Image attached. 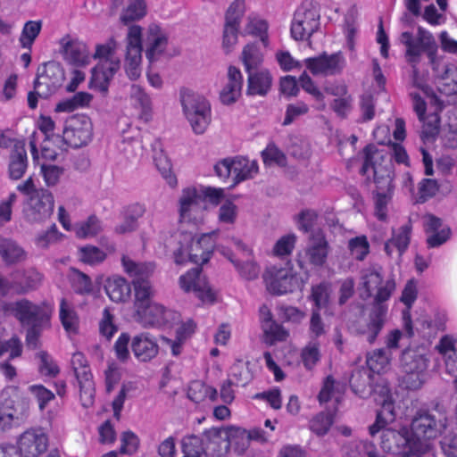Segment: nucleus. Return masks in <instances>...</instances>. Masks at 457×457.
Instances as JSON below:
<instances>
[{"label":"nucleus","mask_w":457,"mask_h":457,"mask_svg":"<svg viewBox=\"0 0 457 457\" xmlns=\"http://www.w3.org/2000/svg\"><path fill=\"white\" fill-rule=\"evenodd\" d=\"M420 137L423 141H434L439 133L440 129V117L437 112L424 116V121Z\"/></svg>","instance_id":"49530a36"},{"label":"nucleus","mask_w":457,"mask_h":457,"mask_svg":"<svg viewBox=\"0 0 457 457\" xmlns=\"http://www.w3.org/2000/svg\"><path fill=\"white\" fill-rule=\"evenodd\" d=\"M179 284L185 292H194L202 302L212 303L215 294L205 277L202 276V268L195 267L179 278Z\"/></svg>","instance_id":"ddd939ff"},{"label":"nucleus","mask_w":457,"mask_h":457,"mask_svg":"<svg viewBox=\"0 0 457 457\" xmlns=\"http://www.w3.org/2000/svg\"><path fill=\"white\" fill-rule=\"evenodd\" d=\"M37 356L40 360L38 370L42 375L54 378L59 374V367L46 352L42 351L37 353Z\"/></svg>","instance_id":"69168bd1"},{"label":"nucleus","mask_w":457,"mask_h":457,"mask_svg":"<svg viewBox=\"0 0 457 457\" xmlns=\"http://www.w3.org/2000/svg\"><path fill=\"white\" fill-rule=\"evenodd\" d=\"M8 280L0 273V295L6 296L12 290L19 295L37 290L44 279V275L34 267L19 268L11 274Z\"/></svg>","instance_id":"6e6552de"},{"label":"nucleus","mask_w":457,"mask_h":457,"mask_svg":"<svg viewBox=\"0 0 457 457\" xmlns=\"http://www.w3.org/2000/svg\"><path fill=\"white\" fill-rule=\"evenodd\" d=\"M389 364V356L386 349H378L367 358V369L378 375Z\"/></svg>","instance_id":"bf43d9fd"},{"label":"nucleus","mask_w":457,"mask_h":457,"mask_svg":"<svg viewBox=\"0 0 457 457\" xmlns=\"http://www.w3.org/2000/svg\"><path fill=\"white\" fill-rule=\"evenodd\" d=\"M380 436V446L384 452L394 454L400 453L411 445L407 431H398L392 428H382Z\"/></svg>","instance_id":"393cba45"},{"label":"nucleus","mask_w":457,"mask_h":457,"mask_svg":"<svg viewBox=\"0 0 457 457\" xmlns=\"http://www.w3.org/2000/svg\"><path fill=\"white\" fill-rule=\"evenodd\" d=\"M245 31L248 35L259 37L264 47L269 46L268 23L264 20L249 17Z\"/></svg>","instance_id":"8fccbe9b"},{"label":"nucleus","mask_w":457,"mask_h":457,"mask_svg":"<svg viewBox=\"0 0 457 457\" xmlns=\"http://www.w3.org/2000/svg\"><path fill=\"white\" fill-rule=\"evenodd\" d=\"M180 221H191L204 209V197L195 188H186L179 199Z\"/></svg>","instance_id":"6ab92c4d"},{"label":"nucleus","mask_w":457,"mask_h":457,"mask_svg":"<svg viewBox=\"0 0 457 457\" xmlns=\"http://www.w3.org/2000/svg\"><path fill=\"white\" fill-rule=\"evenodd\" d=\"M411 224L410 221L409 223L400 227L397 231H393L391 240L393 241L394 246L397 250L399 256H402L407 250L411 241Z\"/></svg>","instance_id":"603ef678"},{"label":"nucleus","mask_w":457,"mask_h":457,"mask_svg":"<svg viewBox=\"0 0 457 457\" xmlns=\"http://www.w3.org/2000/svg\"><path fill=\"white\" fill-rule=\"evenodd\" d=\"M361 280L360 297L364 301L371 296L374 298L389 282L394 284V291L395 290V279L390 278L383 282L381 273L374 268L363 270Z\"/></svg>","instance_id":"412c9836"},{"label":"nucleus","mask_w":457,"mask_h":457,"mask_svg":"<svg viewBox=\"0 0 457 457\" xmlns=\"http://www.w3.org/2000/svg\"><path fill=\"white\" fill-rule=\"evenodd\" d=\"M182 450L184 457H201L206 451L204 447L203 440L195 435L185 436L182 440Z\"/></svg>","instance_id":"13d9d810"},{"label":"nucleus","mask_w":457,"mask_h":457,"mask_svg":"<svg viewBox=\"0 0 457 457\" xmlns=\"http://www.w3.org/2000/svg\"><path fill=\"white\" fill-rule=\"evenodd\" d=\"M231 160L232 174L234 176L232 186L251 179L253 174L258 172V165L255 162H251L243 156H237L231 158Z\"/></svg>","instance_id":"c9c22d12"},{"label":"nucleus","mask_w":457,"mask_h":457,"mask_svg":"<svg viewBox=\"0 0 457 457\" xmlns=\"http://www.w3.org/2000/svg\"><path fill=\"white\" fill-rule=\"evenodd\" d=\"M62 54L71 64L82 67L89 62V51L87 46L79 41H67L62 39Z\"/></svg>","instance_id":"c85d7f7f"},{"label":"nucleus","mask_w":457,"mask_h":457,"mask_svg":"<svg viewBox=\"0 0 457 457\" xmlns=\"http://www.w3.org/2000/svg\"><path fill=\"white\" fill-rule=\"evenodd\" d=\"M145 212V208L141 204L136 203L129 205L124 220L115 228V231L119 234H125L136 230L138 227L137 220Z\"/></svg>","instance_id":"58836bf2"},{"label":"nucleus","mask_w":457,"mask_h":457,"mask_svg":"<svg viewBox=\"0 0 457 457\" xmlns=\"http://www.w3.org/2000/svg\"><path fill=\"white\" fill-rule=\"evenodd\" d=\"M330 297V287L328 283L321 282L318 285L312 287V292L309 299L314 303L313 309L326 308L328 305Z\"/></svg>","instance_id":"de8ad7c7"},{"label":"nucleus","mask_w":457,"mask_h":457,"mask_svg":"<svg viewBox=\"0 0 457 457\" xmlns=\"http://www.w3.org/2000/svg\"><path fill=\"white\" fill-rule=\"evenodd\" d=\"M304 62L313 75H337L341 73L345 66V59L340 51L332 54L323 53L319 56L305 59Z\"/></svg>","instance_id":"2eb2a0df"},{"label":"nucleus","mask_w":457,"mask_h":457,"mask_svg":"<svg viewBox=\"0 0 457 457\" xmlns=\"http://www.w3.org/2000/svg\"><path fill=\"white\" fill-rule=\"evenodd\" d=\"M429 64L437 81L448 80V76L457 71L454 64L445 62L444 58L438 56L437 54L429 59Z\"/></svg>","instance_id":"a18cd8bd"},{"label":"nucleus","mask_w":457,"mask_h":457,"mask_svg":"<svg viewBox=\"0 0 457 457\" xmlns=\"http://www.w3.org/2000/svg\"><path fill=\"white\" fill-rule=\"evenodd\" d=\"M152 147L154 152L153 159L156 168L170 186L176 185V178L171 174L170 161L163 153L161 142L155 140Z\"/></svg>","instance_id":"4c0bfd02"},{"label":"nucleus","mask_w":457,"mask_h":457,"mask_svg":"<svg viewBox=\"0 0 457 457\" xmlns=\"http://www.w3.org/2000/svg\"><path fill=\"white\" fill-rule=\"evenodd\" d=\"M237 432L233 427L212 428L204 431L206 437V452L212 457H224L233 444V433Z\"/></svg>","instance_id":"dca6fc26"},{"label":"nucleus","mask_w":457,"mask_h":457,"mask_svg":"<svg viewBox=\"0 0 457 457\" xmlns=\"http://www.w3.org/2000/svg\"><path fill=\"white\" fill-rule=\"evenodd\" d=\"M249 361L237 360L230 368V375L235 379L237 386H245L253 379V373L249 369Z\"/></svg>","instance_id":"c03bdc74"},{"label":"nucleus","mask_w":457,"mask_h":457,"mask_svg":"<svg viewBox=\"0 0 457 457\" xmlns=\"http://www.w3.org/2000/svg\"><path fill=\"white\" fill-rule=\"evenodd\" d=\"M364 162L360 170L361 175H366L370 169L373 170V181L376 185L374 192L394 193V163L391 158L385 159L382 151L373 145H368L363 148Z\"/></svg>","instance_id":"20e7f679"},{"label":"nucleus","mask_w":457,"mask_h":457,"mask_svg":"<svg viewBox=\"0 0 457 457\" xmlns=\"http://www.w3.org/2000/svg\"><path fill=\"white\" fill-rule=\"evenodd\" d=\"M7 310L11 311L21 323L30 326H42L49 319L41 306L26 298L10 303Z\"/></svg>","instance_id":"4468645a"},{"label":"nucleus","mask_w":457,"mask_h":457,"mask_svg":"<svg viewBox=\"0 0 457 457\" xmlns=\"http://www.w3.org/2000/svg\"><path fill=\"white\" fill-rule=\"evenodd\" d=\"M41 29H42V21H27L23 26L21 34L19 38L21 47L30 50L35 39L37 37V36L40 33Z\"/></svg>","instance_id":"37998d69"},{"label":"nucleus","mask_w":457,"mask_h":457,"mask_svg":"<svg viewBox=\"0 0 457 457\" xmlns=\"http://www.w3.org/2000/svg\"><path fill=\"white\" fill-rule=\"evenodd\" d=\"M328 244L321 230L313 232L310 237V245L306 250V256L311 264L322 266L327 260Z\"/></svg>","instance_id":"a878e982"},{"label":"nucleus","mask_w":457,"mask_h":457,"mask_svg":"<svg viewBox=\"0 0 457 457\" xmlns=\"http://www.w3.org/2000/svg\"><path fill=\"white\" fill-rule=\"evenodd\" d=\"M131 350L139 361L148 362L158 354L159 346L153 336L143 332L132 338Z\"/></svg>","instance_id":"4be33fe9"},{"label":"nucleus","mask_w":457,"mask_h":457,"mask_svg":"<svg viewBox=\"0 0 457 457\" xmlns=\"http://www.w3.org/2000/svg\"><path fill=\"white\" fill-rule=\"evenodd\" d=\"M428 359L423 348H406L402 353L401 367L403 372H425Z\"/></svg>","instance_id":"cd10ccee"},{"label":"nucleus","mask_w":457,"mask_h":457,"mask_svg":"<svg viewBox=\"0 0 457 457\" xmlns=\"http://www.w3.org/2000/svg\"><path fill=\"white\" fill-rule=\"evenodd\" d=\"M349 250L354 258L362 261L370 251V245L365 236L356 237L349 240Z\"/></svg>","instance_id":"0e129e2a"},{"label":"nucleus","mask_w":457,"mask_h":457,"mask_svg":"<svg viewBox=\"0 0 457 457\" xmlns=\"http://www.w3.org/2000/svg\"><path fill=\"white\" fill-rule=\"evenodd\" d=\"M60 319L64 329L68 332H75L77 329V315L66 300L62 298L60 303Z\"/></svg>","instance_id":"052dcab7"},{"label":"nucleus","mask_w":457,"mask_h":457,"mask_svg":"<svg viewBox=\"0 0 457 457\" xmlns=\"http://www.w3.org/2000/svg\"><path fill=\"white\" fill-rule=\"evenodd\" d=\"M247 73V96H266L270 91L273 78L267 69L253 71Z\"/></svg>","instance_id":"b1692460"},{"label":"nucleus","mask_w":457,"mask_h":457,"mask_svg":"<svg viewBox=\"0 0 457 457\" xmlns=\"http://www.w3.org/2000/svg\"><path fill=\"white\" fill-rule=\"evenodd\" d=\"M374 375L366 367L354 369L349 378V385L352 391L361 398L371 395V383Z\"/></svg>","instance_id":"bb28decb"},{"label":"nucleus","mask_w":457,"mask_h":457,"mask_svg":"<svg viewBox=\"0 0 457 457\" xmlns=\"http://www.w3.org/2000/svg\"><path fill=\"white\" fill-rule=\"evenodd\" d=\"M0 410L7 413H20V419H25L29 414V400L19 395L17 387H9L0 393Z\"/></svg>","instance_id":"a211bd4d"},{"label":"nucleus","mask_w":457,"mask_h":457,"mask_svg":"<svg viewBox=\"0 0 457 457\" xmlns=\"http://www.w3.org/2000/svg\"><path fill=\"white\" fill-rule=\"evenodd\" d=\"M447 427V417L442 404L436 403L432 409H419L411 423L413 440L428 445L438 437Z\"/></svg>","instance_id":"f257e3e1"},{"label":"nucleus","mask_w":457,"mask_h":457,"mask_svg":"<svg viewBox=\"0 0 457 457\" xmlns=\"http://www.w3.org/2000/svg\"><path fill=\"white\" fill-rule=\"evenodd\" d=\"M0 256L6 265L16 264L27 259L24 249L10 239L0 241Z\"/></svg>","instance_id":"e433bc0d"},{"label":"nucleus","mask_w":457,"mask_h":457,"mask_svg":"<svg viewBox=\"0 0 457 457\" xmlns=\"http://www.w3.org/2000/svg\"><path fill=\"white\" fill-rule=\"evenodd\" d=\"M214 250V242L212 234H203L196 240L190 237V245L187 248V254L191 262L204 264L209 262Z\"/></svg>","instance_id":"aec40b11"},{"label":"nucleus","mask_w":457,"mask_h":457,"mask_svg":"<svg viewBox=\"0 0 457 457\" xmlns=\"http://www.w3.org/2000/svg\"><path fill=\"white\" fill-rule=\"evenodd\" d=\"M106 253L96 246L87 245L79 249V259L88 265L94 266L102 263Z\"/></svg>","instance_id":"3c124183"},{"label":"nucleus","mask_w":457,"mask_h":457,"mask_svg":"<svg viewBox=\"0 0 457 457\" xmlns=\"http://www.w3.org/2000/svg\"><path fill=\"white\" fill-rule=\"evenodd\" d=\"M371 395L380 409L377 411L374 424L370 427V434L374 436L388 423L395 420V402L389 386V383L380 376L374 377L371 383Z\"/></svg>","instance_id":"423d86ee"},{"label":"nucleus","mask_w":457,"mask_h":457,"mask_svg":"<svg viewBox=\"0 0 457 457\" xmlns=\"http://www.w3.org/2000/svg\"><path fill=\"white\" fill-rule=\"evenodd\" d=\"M133 285L136 298L135 305L137 312H138L140 310L153 303L151 301L153 289L149 280L133 281Z\"/></svg>","instance_id":"a19ab883"},{"label":"nucleus","mask_w":457,"mask_h":457,"mask_svg":"<svg viewBox=\"0 0 457 457\" xmlns=\"http://www.w3.org/2000/svg\"><path fill=\"white\" fill-rule=\"evenodd\" d=\"M146 13V4L145 0H129V5L120 15V21L123 24L138 21Z\"/></svg>","instance_id":"79ce46f5"},{"label":"nucleus","mask_w":457,"mask_h":457,"mask_svg":"<svg viewBox=\"0 0 457 457\" xmlns=\"http://www.w3.org/2000/svg\"><path fill=\"white\" fill-rule=\"evenodd\" d=\"M180 100L193 131L197 135L204 134L212 120L210 103L203 96L190 90L182 91Z\"/></svg>","instance_id":"0eeeda50"},{"label":"nucleus","mask_w":457,"mask_h":457,"mask_svg":"<svg viewBox=\"0 0 457 457\" xmlns=\"http://www.w3.org/2000/svg\"><path fill=\"white\" fill-rule=\"evenodd\" d=\"M230 262L233 263L240 276L246 280H253L258 278L260 273V267L253 261H247L241 263L236 259L230 258Z\"/></svg>","instance_id":"680f3d73"},{"label":"nucleus","mask_w":457,"mask_h":457,"mask_svg":"<svg viewBox=\"0 0 457 457\" xmlns=\"http://www.w3.org/2000/svg\"><path fill=\"white\" fill-rule=\"evenodd\" d=\"M393 293L394 284L389 282L375 295L368 317L363 320L358 321L355 325L356 335L361 337L370 344H373L376 341L386 322L388 309L387 305L384 303L391 297Z\"/></svg>","instance_id":"f03ea898"},{"label":"nucleus","mask_w":457,"mask_h":457,"mask_svg":"<svg viewBox=\"0 0 457 457\" xmlns=\"http://www.w3.org/2000/svg\"><path fill=\"white\" fill-rule=\"evenodd\" d=\"M240 25L225 21L222 32V48L229 54L237 44Z\"/></svg>","instance_id":"5fc2aeb1"},{"label":"nucleus","mask_w":457,"mask_h":457,"mask_svg":"<svg viewBox=\"0 0 457 457\" xmlns=\"http://www.w3.org/2000/svg\"><path fill=\"white\" fill-rule=\"evenodd\" d=\"M137 314L149 325L162 327L169 323L173 313L166 310L162 305L153 303L140 310Z\"/></svg>","instance_id":"f704fd0d"},{"label":"nucleus","mask_w":457,"mask_h":457,"mask_svg":"<svg viewBox=\"0 0 457 457\" xmlns=\"http://www.w3.org/2000/svg\"><path fill=\"white\" fill-rule=\"evenodd\" d=\"M147 41L149 46L145 51V56L149 62H154L163 54L168 45V38L161 33L160 27L154 24L149 27Z\"/></svg>","instance_id":"2f4dec72"},{"label":"nucleus","mask_w":457,"mask_h":457,"mask_svg":"<svg viewBox=\"0 0 457 457\" xmlns=\"http://www.w3.org/2000/svg\"><path fill=\"white\" fill-rule=\"evenodd\" d=\"M91 120L87 116L72 117L67 121L62 132L63 142L72 148L82 147L91 140L93 135Z\"/></svg>","instance_id":"f8f14e48"},{"label":"nucleus","mask_w":457,"mask_h":457,"mask_svg":"<svg viewBox=\"0 0 457 457\" xmlns=\"http://www.w3.org/2000/svg\"><path fill=\"white\" fill-rule=\"evenodd\" d=\"M10 352L9 359L20 357L22 353V344L17 336H12L9 340H3L0 337V357Z\"/></svg>","instance_id":"338daca9"},{"label":"nucleus","mask_w":457,"mask_h":457,"mask_svg":"<svg viewBox=\"0 0 457 457\" xmlns=\"http://www.w3.org/2000/svg\"><path fill=\"white\" fill-rule=\"evenodd\" d=\"M241 60L245 66V72L259 71L263 62V54L257 43H250L245 46L241 54Z\"/></svg>","instance_id":"ea45409f"},{"label":"nucleus","mask_w":457,"mask_h":457,"mask_svg":"<svg viewBox=\"0 0 457 457\" xmlns=\"http://www.w3.org/2000/svg\"><path fill=\"white\" fill-rule=\"evenodd\" d=\"M333 424V416L329 412L321 411L310 421V428L318 436L326 435Z\"/></svg>","instance_id":"4d7b16f0"},{"label":"nucleus","mask_w":457,"mask_h":457,"mask_svg":"<svg viewBox=\"0 0 457 457\" xmlns=\"http://www.w3.org/2000/svg\"><path fill=\"white\" fill-rule=\"evenodd\" d=\"M121 262L124 270L131 277L134 278L133 281H145L148 280L156 268L154 262H137L127 256H123Z\"/></svg>","instance_id":"72a5a7b5"},{"label":"nucleus","mask_w":457,"mask_h":457,"mask_svg":"<svg viewBox=\"0 0 457 457\" xmlns=\"http://www.w3.org/2000/svg\"><path fill=\"white\" fill-rule=\"evenodd\" d=\"M131 99L135 104L141 108V117L147 120L151 114V99L138 85H132L130 90Z\"/></svg>","instance_id":"09e8293b"},{"label":"nucleus","mask_w":457,"mask_h":457,"mask_svg":"<svg viewBox=\"0 0 457 457\" xmlns=\"http://www.w3.org/2000/svg\"><path fill=\"white\" fill-rule=\"evenodd\" d=\"M28 165L27 152L25 143L21 140H16L13 149L10 155L9 174L12 179H21Z\"/></svg>","instance_id":"c756f323"},{"label":"nucleus","mask_w":457,"mask_h":457,"mask_svg":"<svg viewBox=\"0 0 457 457\" xmlns=\"http://www.w3.org/2000/svg\"><path fill=\"white\" fill-rule=\"evenodd\" d=\"M71 286L79 295H89L94 291L90 277L77 269H72Z\"/></svg>","instance_id":"864d4df0"},{"label":"nucleus","mask_w":457,"mask_h":457,"mask_svg":"<svg viewBox=\"0 0 457 457\" xmlns=\"http://www.w3.org/2000/svg\"><path fill=\"white\" fill-rule=\"evenodd\" d=\"M399 40L406 47L405 57L412 67L414 76L419 75L417 64L422 53H426L428 60L437 54V44L433 35L422 27H418L416 38L411 32L404 31L400 35Z\"/></svg>","instance_id":"39448f33"},{"label":"nucleus","mask_w":457,"mask_h":457,"mask_svg":"<svg viewBox=\"0 0 457 457\" xmlns=\"http://www.w3.org/2000/svg\"><path fill=\"white\" fill-rule=\"evenodd\" d=\"M375 205V215L379 220H386L387 218V205L390 203L393 193L373 192Z\"/></svg>","instance_id":"e2e57ef3"},{"label":"nucleus","mask_w":457,"mask_h":457,"mask_svg":"<svg viewBox=\"0 0 457 457\" xmlns=\"http://www.w3.org/2000/svg\"><path fill=\"white\" fill-rule=\"evenodd\" d=\"M54 199L52 193L46 188H39L28 197L23 205V217L29 223H41L54 212Z\"/></svg>","instance_id":"1a4fd4ad"},{"label":"nucleus","mask_w":457,"mask_h":457,"mask_svg":"<svg viewBox=\"0 0 457 457\" xmlns=\"http://www.w3.org/2000/svg\"><path fill=\"white\" fill-rule=\"evenodd\" d=\"M262 156L263 162L267 164L276 163L279 166H285L287 164L285 154L275 145H269L266 149L262 152Z\"/></svg>","instance_id":"774afa93"},{"label":"nucleus","mask_w":457,"mask_h":457,"mask_svg":"<svg viewBox=\"0 0 457 457\" xmlns=\"http://www.w3.org/2000/svg\"><path fill=\"white\" fill-rule=\"evenodd\" d=\"M18 450L24 457H37L47 449L48 438L42 429H29L20 436Z\"/></svg>","instance_id":"f3484780"},{"label":"nucleus","mask_w":457,"mask_h":457,"mask_svg":"<svg viewBox=\"0 0 457 457\" xmlns=\"http://www.w3.org/2000/svg\"><path fill=\"white\" fill-rule=\"evenodd\" d=\"M104 290L109 298L114 303L126 302L131 294L129 283L121 277L112 276L106 279Z\"/></svg>","instance_id":"473e14b6"},{"label":"nucleus","mask_w":457,"mask_h":457,"mask_svg":"<svg viewBox=\"0 0 457 457\" xmlns=\"http://www.w3.org/2000/svg\"><path fill=\"white\" fill-rule=\"evenodd\" d=\"M243 75L239 69L230 65L228 69V81L220 93V99L223 104H232L241 96L243 87Z\"/></svg>","instance_id":"5701e85b"},{"label":"nucleus","mask_w":457,"mask_h":457,"mask_svg":"<svg viewBox=\"0 0 457 457\" xmlns=\"http://www.w3.org/2000/svg\"><path fill=\"white\" fill-rule=\"evenodd\" d=\"M65 73L60 62L50 61L40 64L33 83L34 90L28 94V105L36 109L38 97L46 99L62 85Z\"/></svg>","instance_id":"7ed1b4c3"},{"label":"nucleus","mask_w":457,"mask_h":457,"mask_svg":"<svg viewBox=\"0 0 457 457\" xmlns=\"http://www.w3.org/2000/svg\"><path fill=\"white\" fill-rule=\"evenodd\" d=\"M142 60L141 53L137 49L132 48L126 52V73L132 80H136L140 76V63Z\"/></svg>","instance_id":"6e6d98bb"},{"label":"nucleus","mask_w":457,"mask_h":457,"mask_svg":"<svg viewBox=\"0 0 457 457\" xmlns=\"http://www.w3.org/2000/svg\"><path fill=\"white\" fill-rule=\"evenodd\" d=\"M320 28V12L312 3H303L294 14L291 35L295 40L309 38Z\"/></svg>","instance_id":"9d476101"},{"label":"nucleus","mask_w":457,"mask_h":457,"mask_svg":"<svg viewBox=\"0 0 457 457\" xmlns=\"http://www.w3.org/2000/svg\"><path fill=\"white\" fill-rule=\"evenodd\" d=\"M79 386V396L83 407L87 408L94 403L95 384L89 368L74 371Z\"/></svg>","instance_id":"7c9ffc66"},{"label":"nucleus","mask_w":457,"mask_h":457,"mask_svg":"<svg viewBox=\"0 0 457 457\" xmlns=\"http://www.w3.org/2000/svg\"><path fill=\"white\" fill-rule=\"evenodd\" d=\"M262 278L267 290L271 295H281L292 293L300 287L296 274L290 269L273 265L265 270Z\"/></svg>","instance_id":"9b49d317"}]
</instances>
